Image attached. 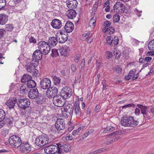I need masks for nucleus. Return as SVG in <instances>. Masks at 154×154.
<instances>
[{
    "instance_id": "0e129e2a",
    "label": "nucleus",
    "mask_w": 154,
    "mask_h": 154,
    "mask_svg": "<svg viewBox=\"0 0 154 154\" xmlns=\"http://www.w3.org/2000/svg\"><path fill=\"white\" fill-rule=\"evenodd\" d=\"M134 12L138 16L140 17L141 15V11H139L137 9H135L134 10Z\"/></svg>"
},
{
    "instance_id": "c03bdc74",
    "label": "nucleus",
    "mask_w": 154,
    "mask_h": 154,
    "mask_svg": "<svg viewBox=\"0 0 154 154\" xmlns=\"http://www.w3.org/2000/svg\"><path fill=\"white\" fill-rule=\"evenodd\" d=\"M113 20L114 22H118L120 20V16L119 14H116L113 16Z\"/></svg>"
},
{
    "instance_id": "69168bd1",
    "label": "nucleus",
    "mask_w": 154,
    "mask_h": 154,
    "mask_svg": "<svg viewBox=\"0 0 154 154\" xmlns=\"http://www.w3.org/2000/svg\"><path fill=\"white\" fill-rule=\"evenodd\" d=\"M29 42L30 43H36V39L32 36L30 38Z\"/></svg>"
},
{
    "instance_id": "37998d69",
    "label": "nucleus",
    "mask_w": 154,
    "mask_h": 154,
    "mask_svg": "<svg viewBox=\"0 0 154 154\" xmlns=\"http://www.w3.org/2000/svg\"><path fill=\"white\" fill-rule=\"evenodd\" d=\"M107 43L109 45H111L112 43V38L111 36H108L106 39Z\"/></svg>"
},
{
    "instance_id": "680f3d73",
    "label": "nucleus",
    "mask_w": 154,
    "mask_h": 154,
    "mask_svg": "<svg viewBox=\"0 0 154 154\" xmlns=\"http://www.w3.org/2000/svg\"><path fill=\"white\" fill-rule=\"evenodd\" d=\"M80 55L79 54H76L75 56L74 60L76 63H78Z\"/></svg>"
},
{
    "instance_id": "473e14b6",
    "label": "nucleus",
    "mask_w": 154,
    "mask_h": 154,
    "mask_svg": "<svg viewBox=\"0 0 154 154\" xmlns=\"http://www.w3.org/2000/svg\"><path fill=\"white\" fill-rule=\"evenodd\" d=\"M26 85L29 88H32L35 87L36 86V83L35 81L31 80L28 82Z\"/></svg>"
},
{
    "instance_id": "13d9d810",
    "label": "nucleus",
    "mask_w": 154,
    "mask_h": 154,
    "mask_svg": "<svg viewBox=\"0 0 154 154\" xmlns=\"http://www.w3.org/2000/svg\"><path fill=\"white\" fill-rule=\"evenodd\" d=\"M6 32L3 29H0V39L3 36L4 34Z\"/></svg>"
},
{
    "instance_id": "4468645a",
    "label": "nucleus",
    "mask_w": 154,
    "mask_h": 154,
    "mask_svg": "<svg viewBox=\"0 0 154 154\" xmlns=\"http://www.w3.org/2000/svg\"><path fill=\"white\" fill-rule=\"evenodd\" d=\"M57 149L56 145H52L45 147L44 151L47 154H53L57 152Z\"/></svg>"
},
{
    "instance_id": "6e6552de",
    "label": "nucleus",
    "mask_w": 154,
    "mask_h": 154,
    "mask_svg": "<svg viewBox=\"0 0 154 154\" xmlns=\"http://www.w3.org/2000/svg\"><path fill=\"white\" fill-rule=\"evenodd\" d=\"M58 92L57 88L55 86L49 87L47 90L46 95L47 97L49 98H54Z\"/></svg>"
},
{
    "instance_id": "72a5a7b5",
    "label": "nucleus",
    "mask_w": 154,
    "mask_h": 154,
    "mask_svg": "<svg viewBox=\"0 0 154 154\" xmlns=\"http://www.w3.org/2000/svg\"><path fill=\"white\" fill-rule=\"evenodd\" d=\"M6 114L2 109H0V122H2L5 119Z\"/></svg>"
},
{
    "instance_id": "e2e57ef3",
    "label": "nucleus",
    "mask_w": 154,
    "mask_h": 154,
    "mask_svg": "<svg viewBox=\"0 0 154 154\" xmlns=\"http://www.w3.org/2000/svg\"><path fill=\"white\" fill-rule=\"evenodd\" d=\"M103 148H100L99 149L96 150L94 151V154H97L98 153H99L103 151Z\"/></svg>"
},
{
    "instance_id": "de8ad7c7",
    "label": "nucleus",
    "mask_w": 154,
    "mask_h": 154,
    "mask_svg": "<svg viewBox=\"0 0 154 154\" xmlns=\"http://www.w3.org/2000/svg\"><path fill=\"white\" fill-rule=\"evenodd\" d=\"M51 51L52 53L51 54V56L52 57H57L58 56V53L56 49H53Z\"/></svg>"
},
{
    "instance_id": "052dcab7",
    "label": "nucleus",
    "mask_w": 154,
    "mask_h": 154,
    "mask_svg": "<svg viewBox=\"0 0 154 154\" xmlns=\"http://www.w3.org/2000/svg\"><path fill=\"white\" fill-rule=\"evenodd\" d=\"M67 136L66 137V139L67 140H71L72 139V135L70 134H68L66 135Z\"/></svg>"
},
{
    "instance_id": "5fc2aeb1",
    "label": "nucleus",
    "mask_w": 154,
    "mask_h": 154,
    "mask_svg": "<svg viewBox=\"0 0 154 154\" xmlns=\"http://www.w3.org/2000/svg\"><path fill=\"white\" fill-rule=\"evenodd\" d=\"M24 110L26 114H27L28 115H29L31 113V108L29 106L28 107Z\"/></svg>"
},
{
    "instance_id": "f3484780",
    "label": "nucleus",
    "mask_w": 154,
    "mask_h": 154,
    "mask_svg": "<svg viewBox=\"0 0 154 154\" xmlns=\"http://www.w3.org/2000/svg\"><path fill=\"white\" fill-rule=\"evenodd\" d=\"M39 95V93L37 88L32 89L28 92L29 97L32 99H35Z\"/></svg>"
},
{
    "instance_id": "9b49d317",
    "label": "nucleus",
    "mask_w": 154,
    "mask_h": 154,
    "mask_svg": "<svg viewBox=\"0 0 154 154\" xmlns=\"http://www.w3.org/2000/svg\"><path fill=\"white\" fill-rule=\"evenodd\" d=\"M42 53L38 49L35 51L33 54L32 61L38 64L39 60L42 58Z\"/></svg>"
},
{
    "instance_id": "7ed1b4c3",
    "label": "nucleus",
    "mask_w": 154,
    "mask_h": 154,
    "mask_svg": "<svg viewBox=\"0 0 154 154\" xmlns=\"http://www.w3.org/2000/svg\"><path fill=\"white\" fill-rule=\"evenodd\" d=\"M49 138L47 135L44 134L39 136L35 140L36 144L40 146H43L48 143Z\"/></svg>"
},
{
    "instance_id": "412c9836",
    "label": "nucleus",
    "mask_w": 154,
    "mask_h": 154,
    "mask_svg": "<svg viewBox=\"0 0 154 154\" xmlns=\"http://www.w3.org/2000/svg\"><path fill=\"white\" fill-rule=\"evenodd\" d=\"M17 99L15 98H9L5 104L10 109L13 108L15 103H17Z\"/></svg>"
},
{
    "instance_id": "e433bc0d",
    "label": "nucleus",
    "mask_w": 154,
    "mask_h": 154,
    "mask_svg": "<svg viewBox=\"0 0 154 154\" xmlns=\"http://www.w3.org/2000/svg\"><path fill=\"white\" fill-rule=\"evenodd\" d=\"M148 48L150 50H154V39L149 42L148 44Z\"/></svg>"
},
{
    "instance_id": "4c0bfd02",
    "label": "nucleus",
    "mask_w": 154,
    "mask_h": 154,
    "mask_svg": "<svg viewBox=\"0 0 154 154\" xmlns=\"http://www.w3.org/2000/svg\"><path fill=\"white\" fill-rule=\"evenodd\" d=\"M14 27L13 24H7L5 25V29L7 31L11 32L13 30Z\"/></svg>"
},
{
    "instance_id": "f03ea898",
    "label": "nucleus",
    "mask_w": 154,
    "mask_h": 154,
    "mask_svg": "<svg viewBox=\"0 0 154 154\" xmlns=\"http://www.w3.org/2000/svg\"><path fill=\"white\" fill-rule=\"evenodd\" d=\"M8 141L11 146L14 148L20 146L22 143L21 139L18 136L16 135L11 136Z\"/></svg>"
},
{
    "instance_id": "20e7f679",
    "label": "nucleus",
    "mask_w": 154,
    "mask_h": 154,
    "mask_svg": "<svg viewBox=\"0 0 154 154\" xmlns=\"http://www.w3.org/2000/svg\"><path fill=\"white\" fill-rule=\"evenodd\" d=\"M38 48L43 54H48L51 51V47L48 43L45 41H41L38 43Z\"/></svg>"
},
{
    "instance_id": "0eeeda50",
    "label": "nucleus",
    "mask_w": 154,
    "mask_h": 154,
    "mask_svg": "<svg viewBox=\"0 0 154 154\" xmlns=\"http://www.w3.org/2000/svg\"><path fill=\"white\" fill-rule=\"evenodd\" d=\"M72 94L71 89L67 86L63 87L61 90L60 96L64 99H66L70 97Z\"/></svg>"
},
{
    "instance_id": "a19ab883",
    "label": "nucleus",
    "mask_w": 154,
    "mask_h": 154,
    "mask_svg": "<svg viewBox=\"0 0 154 154\" xmlns=\"http://www.w3.org/2000/svg\"><path fill=\"white\" fill-rule=\"evenodd\" d=\"M121 6H122V4L121 3L119 2H117L113 6V10H115L116 9L119 10Z\"/></svg>"
},
{
    "instance_id": "09e8293b",
    "label": "nucleus",
    "mask_w": 154,
    "mask_h": 154,
    "mask_svg": "<svg viewBox=\"0 0 154 154\" xmlns=\"http://www.w3.org/2000/svg\"><path fill=\"white\" fill-rule=\"evenodd\" d=\"M35 98L36 99L35 102L37 103H41L43 102V97L42 96H39L38 95V97Z\"/></svg>"
},
{
    "instance_id": "864d4df0",
    "label": "nucleus",
    "mask_w": 154,
    "mask_h": 154,
    "mask_svg": "<svg viewBox=\"0 0 154 154\" xmlns=\"http://www.w3.org/2000/svg\"><path fill=\"white\" fill-rule=\"evenodd\" d=\"M112 43H113L115 45H117L118 44L119 39L118 37H114L113 38H112Z\"/></svg>"
},
{
    "instance_id": "c9c22d12",
    "label": "nucleus",
    "mask_w": 154,
    "mask_h": 154,
    "mask_svg": "<svg viewBox=\"0 0 154 154\" xmlns=\"http://www.w3.org/2000/svg\"><path fill=\"white\" fill-rule=\"evenodd\" d=\"M82 128L79 127L77 130H75L73 131L72 134L74 137H76L80 134V131Z\"/></svg>"
},
{
    "instance_id": "338daca9",
    "label": "nucleus",
    "mask_w": 154,
    "mask_h": 154,
    "mask_svg": "<svg viewBox=\"0 0 154 154\" xmlns=\"http://www.w3.org/2000/svg\"><path fill=\"white\" fill-rule=\"evenodd\" d=\"M140 109L139 108L135 109V113L136 115H139L140 113Z\"/></svg>"
},
{
    "instance_id": "f704fd0d",
    "label": "nucleus",
    "mask_w": 154,
    "mask_h": 154,
    "mask_svg": "<svg viewBox=\"0 0 154 154\" xmlns=\"http://www.w3.org/2000/svg\"><path fill=\"white\" fill-rule=\"evenodd\" d=\"M115 128L112 127H108L103 131L104 133H109L114 130Z\"/></svg>"
},
{
    "instance_id": "2f4dec72",
    "label": "nucleus",
    "mask_w": 154,
    "mask_h": 154,
    "mask_svg": "<svg viewBox=\"0 0 154 154\" xmlns=\"http://www.w3.org/2000/svg\"><path fill=\"white\" fill-rule=\"evenodd\" d=\"M51 77L53 79L54 83L55 85H58L60 83L61 79L59 77H57L55 75H52Z\"/></svg>"
},
{
    "instance_id": "4be33fe9",
    "label": "nucleus",
    "mask_w": 154,
    "mask_h": 154,
    "mask_svg": "<svg viewBox=\"0 0 154 154\" xmlns=\"http://www.w3.org/2000/svg\"><path fill=\"white\" fill-rule=\"evenodd\" d=\"M66 3L68 7L70 9L76 8L78 4L76 0H67Z\"/></svg>"
},
{
    "instance_id": "774afa93",
    "label": "nucleus",
    "mask_w": 154,
    "mask_h": 154,
    "mask_svg": "<svg viewBox=\"0 0 154 154\" xmlns=\"http://www.w3.org/2000/svg\"><path fill=\"white\" fill-rule=\"evenodd\" d=\"M72 71L73 72H75L76 69V65L75 64H72L71 66Z\"/></svg>"
},
{
    "instance_id": "a18cd8bd",
    "label": "nucleus",
    "mask_w": 154,
    "mask_h": 154,
    "mask_svg": "<svg viewBox=\"0 0 154 154\" xmlns=\"http://www.w3.org/2000/svg\"><path fill=\"white\" fill-rule=\"evenodd\" d=\"M6 5V2L5 0H0V11Z\"/></svg>"
},
{
    "instance_id": "6e6d98bb",
    "label": "nucleus",
    "mask_w": 154,
    "mask_h": 154,
    "mask_svg": "<svg viewBox=\"0 0 154 154\" xmlns=\"http://www.w3.org/2000/svg\"><path fill=\"white\" fill-rule=\"evenodd\" d=\"M135 105L133 103L128 104L122 106V108H126L130 107H134Z\"/></svg>"
},
{
    "instance_id": "5701e85b",
    "label": "nucleus",
    "mask_w": 154,
    "mask_h": 154,
    "mask_svg": "<svg viewBox=\"0 0 154 154\" xmlns=\"http://www.w3.org/2000/svg\"><path fill=\"white\" fill-rule=\"evenodd\" d=\"M74 28V25L72 22L67 21L64 26V29L67 32H72Z\"/></svg>"
},
{
    "instance_id": "4d7b16f0",
    "label": "nucleus",
    "mask_w": 154,
    "mask_h": 154,
    "mask_svg": "<svg viewBox=\"0 0 154 154\" xmlns=\"http://www.w3.org/2000/svg\"><path fill=\"white\" fill-rule=\"evenodd\" d=\"M136 70L135 69H131L129 72V74L130 75V76L132 77H133L134 75L135 74L136 72Z\"/></svg>"
},
{
    "instance_id": "7c9ffc66",
    "label": "nucleus",
    "mask_w": 154,
    "mask_h": 154,
    "mask_svg": "<svg viewBox=\"0 0 154 154\" xmlns=\"http://www.w3.org/2000/svg\"><path fill=\"white\" fill-rule=\"evenodd\" d=\"M68 38L67 35L65 34H61L60 36L59 37V42L60 43H64L67 40Z\"/></svg>"
},
{
    "instance_id": "a878e982",
    "label": "nucleus",
    "mask_w": 154,
    "mask_h": 154,
    "mask_svg": "<svg viewBox=\"0 0 154 154\" xmlns=\"http://www.w3.org/2000/svg\"><path fill=\"white\" fill-rule=\"evenodd\" d=\"M8 20V16L5 14L0 15V24H5Z\"/></svg>"
},
{
    "instance_id": "2eb2a0df",
    "label": "nucleus",
    "mask_w": 154,
    "mask_h": 154,
    "mask_svg": "<svg viewBox=\"0 0 154 154\" xmlns=\"http://www.w3.org/2000/svg\"><path fill=\"white\" fill-rule=\"evenodd\" d=\"M63 99V98H60L59 97H55L53 100V103L57 106L62 107L64 105Z\"/></svg>"
},
{
    "instance_id": "bf43d9fd",
    "label": "nucleus",
    "mask_w": 154,
    "mask_h": 154,
    "mask_svg": "<svg viewBox=\"0 0 154 154\" xmlns=\"http://www.w3.org/2000/svg\"><path fill=\"white\" fill-rule=\"evenodd\" d=\"M106 55L108 59L111 58L113 56L112 53L110 51H107L106 53Z\"/></svg>"
},
{
    "instance_id": "9d476101",
    "label": "nucleus",
    "mask_w": 154,
    "mask_h": 154,
    "mask_svg": "<svg viewBox=\"0 0 154 154\" xmlns=\"http://www.w3.org/2000/svg\"><path fill=\"white\" fill-rule=\"evenodd\" d=\"M51 80L48 78H45L42 79L40 82L41 88L44 90L48 89L51 85Z\"/></svg>"
},
{
    "instance_id": "3c124183",
    "label": "nucleus",
    "mask_w": 154,
    "mask_h": 154,
    "mask_svg": "<svg viewBox=\"0 0 154 154\" xmlns=\"http://www.w3.org/2000/svg\"><path fill=\"white\" fill-rule=\"evenodd\" d=\"M113 69L114 72L117 73H120L122 71V69L119 66H115L114 67Z\"/></svg>"
},
{
    "instance_id": "aec40b11",
    "label": "nucleus",
    "mask_w": 154,
    "mask_h": 154,
    "mask_svg": "<svg viewBox=\"0 0 154 154\" xmlns=\"http://www.w3.org/2000/svg\"><path fill=\"white\" fill-rule=\"evenodd\" d=\"M80 103L79 100H76L74 103V106L73 107L74 113L76 115H79L81 112V109L79 106Z\"/></svg>"
},
{
    "instance_id": "bb28decb",
    "label": "nucleus",
    "mask_w": 154,
    "mask_h": 154,
    "mask_svg": "<svg viewBox=\"0 0 154 154\" xmlns=\"http://www.w3.org/2000/svg\"><path fill=\"white\" fill-rule=\"evenodd\" d=\"M56 144L57 149H58L57 152L58 153L60 154L63 153L64 151L63 143H56Z\"/></svg>"
},
{
    "instance_id": "a211bd4d",
    "label": "nucleus",
    "mask_w": 154,
    "mask_h": 154,
    "mask_svg": "<svg viewBox=\"0 0 154 154\" xmlns=\"http://www.w3.org/2000/svg\"><path fill=\"white\" fill-rule=\"evenodd\" d=\"M51 25L53 28L57 29H60L62 26L61 21L57 19H54L52 20Z\"/></svg>"
},
{
    "instance_id": "79ce46f5",
    "label": "nucleus",
    "mask_w": 154,
    "mask_h": 154,
    "mask_svg": "<svg viewBox=\"0 0 154 154\" xmlns=\"http://www.w3.org/2000/svg\"><path fill=\"white\" fill-rule=\"evenodd\" d=\"M96 17H93L90 20L89 25L90 26H94L95 25L96 23Z\"/></svg>"
},
{
    "instance_id": "6ab92c4d",
    "label": "nucleus",
    "mask_w": 154,
    "mask_h": 154,
    "mask_svg": "<svg viewBox=\"0 0 154 154\" xmlns=\"http://www.w3.org/2000/svg\"><path fill=\"white\" fill-rule=\"evenodd\" d=\"M59 51L62 56L64 57L67 56L69 53V47L66 45L62 46L59 49Z\"/></svg>"
},
{
    "instance_id": "8fccbe9b",
    "label": "nucleus",
    "mask_w": 154,
    "mask_h": 154,
    "mask_svg": "<svg viewBox=\"0 0 154 154\" xmlns=\"http://www.w3.org/2000/svg\"><path fill=\"white\" fill-rule=\"evenodd\" d=\"M109 2L107 1L104 4V6H106L105 11L106 12H109L110 11V6H109Z\"/></svg>"
},
{
    "instance_id": "39448f33",
    "label": "nucleus",
    "mask_w": 154,
    "mask_h": 154,
    "mask_svg": "<svg viewBox=\"0 0 154 154\" xmlns=\"http://www.w3.org/2000/svg\"><path fill=\"white\" fill-rule=\"evenodd\" d=\"M38 65L36 64V63L34 62L32 60L30 63H28L27 66H26V69L27 71L32 73L33 76H37L38 71L36 69V66Z\"/></svg>"
},
{
    "instance_id": "c85d7f7f",
    "label": "nucleus",
    "mask_w": 154,
    "mask_h": 154,
    "mask_svg": "<svg viewBox=\"0 0 154 154\" xmlns=\"http://www.w3.org/2000/svg\"><path fill=\"white\" fill-rule=\"evenodd\" d=\"M31 79V76L30 75L25 74L21 79V81L23 83L28 82Z\"/></svg>"
},
{
    "instance_id": "f8f14e48",
    "label": "nucleus",
    "mask_w": 154,
    "mask_h": 154,
    "mask_svg": "<svg viewBox=\"0 0 154 154\" xmlns=\"http://www.w3.org/2000/svg\"><path fill=\"white\" fill-rule=\"evenodd\" d=\"M55 127L58 131L64 129L66 127L64 121L62 119H57L55 124Z\"/></svg>"
},
{
    "instance_id": "1a4fd4ad",
    "label": "nucleus",
    "mask_w": 154,
    "mask_h": 154,
    "mask_svg": "<svg viewBox=\"0 0 154 154\" xmlns=\"http://www.w3.org/2000/svg\"><path fill=\"white\" fill-rule=\"evenodd\" d=\"M31 149V146L27 142H23L20 146V150L24 154H27L29 152Z\"/></svg>"
},
{
    "instance_id": "423d86ee",
    "label": "nucleus",
    "mask_w": 154,
    "mask_h": 154,
    "mask_svg": "<svg viewBox=\"0 0 154 154\" xmlns=\"http://www.w3.org/2000/svg\"><path fill=\"white\" fill-rule=\"evenodd\" d=\"M30 104V101L29 99L26 98L21 99L18 100L17 105L20 109L25 110Z\"/></svg>"
},
{
    "instance_id": "ea45409f",
    "label": "nucleus",
    "mask_w": 154,
    "mask_h": 154,
    "mask_svg": "<svg viewBox=\"0 0 154 154\" xmlns=\"http://www.w3.org/2000/svg\"><path fill=\"white\" fill-rule=\"evenodd\" d=\"M115 31L114 28L113 27H109L104 31V32H109L110 34H112Z\"/></svg>"
},
{
    "instance_id": "49530a36",
    "label": "nucleus",
    "mask_w": 154,
    "mask_h": 154,
    "mask_svg": "<svg viewBox=\"0 0 154 154\" xmlns=\"http://www.w3.org/2000/svg\"><path fill=\"white\" fill-rule=\"evenodd\" d=\"M111 23L110 22L108 21H106L104 24V26L105 27L103 28V30L105 31L106 29H107L109 27H110Z\"/></svg>"
},
{
    "instance_id": "ddd939ff",
    "label": "nucleus",
    "mask_w": 154,
    "mask_h": 154,
    "mask_svg": "<svg viewBox=\"0 0 154 154\" xmlns=\"http://www.w3.org/2000/svg\"><path fill=\"white\" fill-rule=\"evenodd\" d=\"M63 112L66 116H72L73 112V109L71 104H68L67 105H65L63 107V111L62 110Z\"/></svg>"
},
{
    "instance_id": "cd10ccee",
    "label": "nucleus",
    "mask_w": 154,
    "mask_h": 154,
    "mask_svg": "<svg viewBox=\"0 0 154 154\" xmlns=\"http://www.w3.org/2000/svg\"><path fill=\"white\" fill-rule=\"evenodd\" d=\"M119 137L117 136H116L112 137L110 138L109 140H108L105 142V143L106 145H108L111 143H113L117 140L119 139Z\"/></svg>"
},
{
    "instance_id": "58836bf2",
    "label": "nucleus",
    "mask_w": 154,
    "mask_h": 154,
    "mask_svg": "<svg viewBox=\"0 0 154 154\" xmlns=\"http://www.w3.org/2000/svg\"><path fill=\"white\" fill-rule=\"evenodd\" d=\"M114 56H115V58L117 59H119L121 53L119 51L115 50L113 51Z\"/></svg>"
},
{
    "instance_id": "dca6fc26",
    "label": "nucleus",
    "mask_w": 154,
    "mask_h": 154,
    "mask_svg": "<svg viewBox=\"0 0 154 154\" xmlns=\"http://www.w3.org/2000/svg\"><path fill=\"white\" fill-rule=\"evenodd\" d=\"M137 106L141 110V114H143L144 118H148L149 117V116L148 114V108L147 107L140 104H137Z\"/></svg>"
},
{
    "instance_id": "f257e3e1",
    "label": "nucleus",
    "mask_w": 154,
    "mask_h": 154,
    "mask_svg": "<svg viewBox=\"0 0 154 154\" xmlns=\"http://www.w3.org/2000/svg\"><path fill=\"white\" fill-rule=\"evenodd\" d=\"M122 125L125 127H134L139 124V122L134 120V117L131 116H125L121 121Z\"/></svg>"
},
{
    "instance_id": "603ef678",
    "label": "nucleus",
    "mask_w": 154,
    "mask_h": 154,
    "mask_svg": "<svg viewBox=\"0 0 154 154\" xmlns=\"http://www.w3.org/2000/svg\"><path fill=\"white\" fill-rule=\"evenodd\" d=\"M90 35V33H87L83 34L81 36V38L83 40H85L87 38L89 37Z\"/></svg>"
},
{
    "instance_id": "c756f323",
    "label": "nucleus",
    "mask_w": 154,
    "mask_h": 154,
    "mask_svg": "<svg viewBox=\"0 0 154 154\" xmlns=\"http://www.w3.org/2000/svg\"><path fill=\"white\" fill-rule=\"evenodd\" d=\"M28 91L27 88L25 84L22 85L20 88V92L22 94L26 93Z\"/></svg>"
},
{
    "instance_id": "b1692460",
    "label": "nucleus",
    "mask_w": 154,
    "mask_h": 154,
    "mask_svg": "<svg viewBox=\"0 0 154 154\" xmlns=\"http://www.w3.org/2000/svg\"><path fill=\"white\" fill-rule=\"evenodd\" d=\"M77 13L75 10L70 9L68 10L66 13L67 17L70 19H74L76 17Z\"/></svg>"
},
{
    "instance_id": "393cba45",
    "label": "nucleus",
    "mask_w": 154,
    "mask_h": 154,
    "mask_svg": "<svg viewBox=\"0 0 154 154\" xmlns=\"http://www.w3.org/2000/svg\"><path fill=\"white\" fill-rule=\"evenodd\" d=\"M57 38L54 37H50L49 38L48 43L53 47L56 46L58 42Z\"/></svg>"
}]
</instances>
